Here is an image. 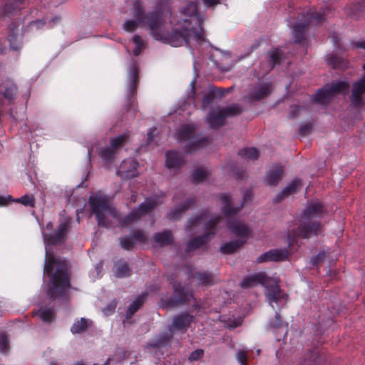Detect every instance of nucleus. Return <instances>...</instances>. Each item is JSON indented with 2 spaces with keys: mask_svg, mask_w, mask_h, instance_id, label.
<instances>
[{
  "mask_svg": "<svg viewBox=\"0 0 365 365\" xmlns=\"http://www.w3.org/2000/svg\"><path fill=\"white\" fill-rule=\"evenodd\" d=\"M312 130V125L309 123H307V124L302 125L299 127V133L302 136H307L311 133Z\"/></svg>",
  "mask_w": 365,
  "mask_h": 365,
  "instance_id": "69168bd1",
  "label": "nucleus"
},
{
  "mask_svg": "<svg viewBox=\"0 0 365 365\" xmlns=\"http://www.w3.org/2000/svg\"><path fill=\"white\" fill-rule=\"evenodd\" d=\"M270 92L269 84L262 83L250 92L248 98L250 101H257L268 96Z\"/></svg>",
  "mask_w": 365,
  "mask_h": 365,
  "instance_id": "b1692460",
  "label": "nucleus"
},
{
  "mask_svg": "<svg viewBox=\"0 0 365 365\" xmlns=\"http://www.w3.org/2000/svg\"><path fill=\"white\" fill-rule=\"evenodd\" d=\"M14 202L22 204L24 206L34 207L36 204L35 197L33 195H24L19 198L14 199Z\"/></svg>",
  "mask_w": 365,
  "mask_h": 365,
  "instance_id": "de8ad7c7",
  "label": "nucleus"
},
{
  "mask_svg": "<svg viewBox=\"0 0 365 365\" xmlns=\"http://www.w3.org/2000/svg\"><path fill=\"white\" fill-rule=\"evenodd\" d=\"M154 241L161 247L170 245L173 241V236L171 231L168 230H163L161 232H157L153 237Z\"/></svg>",
  "mask_w": 365,
  "mask_h": 365,
  "instance_id": "2f4dec72",
  "label": "nucleus"
},
{
  "mask_svg": "<svg viewBox=\"0 0 365 365\" xmlns=\"http://www.w3.org/2000/svg\"><path fill=\"white\" fill-rule=\"evenodd\" d=\"M302 183L300 179H294L289 183L279 193H278L274 200V203L282 202L284 198L295 193L302 187Z\"/></svg>",
  "mask_w": 365,
  "mask_h": 365,
  "instance_id": "a211bd4d",
  "label": "nucleus"
},
{
  "mask_svg": "<svg viewBox=\"0 0 365 365\" xmlns=\"http://www.w3.org/2000/svg\"><path fill=\"white\" fill-rule=\"evenodd\" d=\"M131 272L132 270L128 263L122 259L118 260L115 264L114 274L118 278L129 277Z\"/></svg>",
  "mask_w": 365,
  "mask_h": 365,
  "instance_id": "72a5a7b5",
  "label": "nucleus"
},
{
  "mask_svg": "<svg viewBox=\"0 0 365 365\" xmlns=\"http://www.w3.org/2000/svg\"><path fill=\"white\" fill-rule=\"evenodd\" d=\"M119 242H120L121 247L123 250H125L128 251L133 250V248L135 247V241L133 240V239L132 238V237L130 235L120 237Z\"/></svg>",
  "mask_w": 365,
  "mask_h": 365,
  "instance_id": "09e8293b",
  "label": "nucleus"
},
{
  "mask_svg": "<svg viewBox=\"0 0 365 365\" xmlns=\"http://www.w3.org/2000/svg\"><path fill=\"white\" fill-rule=\"evenodd\" d=\"M332 95L330 93L329 86L326 84L324 87L317 90L315 94L313 96V101L321 105H327L329 103Z\"/></svg>",
  "mask_w": 365,
  "mask_h": 365,
  "instance_id": "cd10ccee",
  "label": "nucleus"
},
{
  "mask_svg": "<svg viewBox=\"0 0 365 365\" xmlns=\"http://www.w3.org/2000/svg\"><path fill=\"white\" fill-rule=\"evenodd\" d=\"M38 315L40 317L43 322L46 323H51L55 317L53 311L48 308L39 309L38 312Z\"/></svg>",
  "mask_w": 365,
  "mask_h": 365,
  "instance_id": "c03bdc74",
  "label": "nucleus"
},
{
  "mask_svg": "<svg viewBox=\"0 0 365 365\" xmlns=\"http://www.w3.org/2000/svg\"><path fill=\"white\" fill-rule=\"evenodd\" d=\"M171 339V336L167 334L161 335L159 339L153 344H151L153 347H159L166 344Z\"/></svg>",
  "mask_w": 365,
  "mask_h": 365,
  "instance_id": "e2e57ef3",
  "label": "nucleus"
},
{
  "mask_svg": "<svg viewBox=\"0 0 365 365\" xmlns=\"http://www.w3.org/2000/svg\"><path fill=\"white\" fill-rule=\"evenodd\" d=\"M222 217L218 215L212 217L210 220L205 223V232L203 234H207V240L210 241L212 237L216 234L217 225L221 222Z\"/></svg>",
  "mask_w": 365,
  "mask_h": 365,
  "instance_id": "473e14b6",
  "label": "nucleus"
},
{
  "mask_svg": "<svg viewBox=\"0 0 365 365\" xmlns=\"http://www.w3.org/2000/svg\"><path fill=\"white\" fill-rule=\"evenodd\" d=\"M145 25V23H139L135 19L127 20L123 24V29L130 33L134 32L139 26Z\"/></svg>",
  "mask_w": 365,
  "mask_h": 365,
  "instance_id": "49530a36",
  "label": "nucleus"
},
{
  "mask_svg": "<svg viewBox=\"0 0 365 365\" xmlns=\"http://www.w3.org/2000/svg\"><path fill=\"white\" fill-rule=\"evenodd\" d=\"M225 91L222 88H217L215 86L209 87L207 93H205L200 108L207 109L214 101L215 98H221L224 96Z\"/></svg>",
  "mask_w": 365,
  "mask_h": 365,
  "instance_id": "f3484780",
  "label": "nucleus"
},
{
  "mask_svg": "<svg viewBox=\"0 0 365 365\" xmlns=\"http://www.w3.org/2000/svg\"><path fill=\"white\" fill-rule=\"evenodd\" d=\"M228 230L237 237H247L250 230L249 227L237 220H228L227 222Z\"/></svg>",
  "mask_w": 365,
  "mask_h": 365,
  "instance_id": "4be33fe9",
  "label": "nucleus"
},
{
  "mask_svg": "<svg viewBox=\"0 0 365 365\" xmlns=\"http://www.w3.org/2000/svg\"><path fill=\"white\" fill-rule=\"evenodd\" d=\"M167 279L173 287L174 295L168 298H161L160 307L168 309L180 304H188L193 297L192 292L182 287L181 283L178 282L173 275L168 276Z\"/></svg>",
  "mask_w": 365,
  "mask_h": 365,
  "instance_id": "423d86ee",
  "label": "nucleus"
},
{
  "mask_svg": "<svg viewBox=\"0 0 365 365\" xmlns=\"http://www.w3.org/2000/svg\"><path fill=\"white\" fill-rule=\"evenodd\" d=\"M95 215L99 227L107 228L110 226V220L103 212L95 214Z\"/></svg>",
  "mask_w": 365,
  "mask_h": 365,
  "instance_id": "13d9d810",
  "label": "nucleus"
},
{
  "mask_svg": "<svg viewBox=\"0 0 365 365\" xmlns=\"http://www.w3.org/2000/svg\"><path fill=\"white\" fill-rule=\"evenodd\" d=\"M138 163L134 159L124 160L117 170V175L125 179H132L138 176Z\"/></svg>",
  "mask_w": 365,
  "mask_h": 365,
  "instance_id": "dca6fc26",
  "label": "nucleus"
},
{
  "mask_svg": "<svg viewBox=\"0 0 365 365\" xmlns=\"http://www.w3.org/2000/svg\"><path fill=\"white\" fill-rule=\"evenodd\" d=\"M220 199L222 202V212L225 217H230L236 215L245 205V204L252 200V192L250 190L244 192L242 202L240 207L232 205V196L228 193L220 194Z\"/></svg>",
  "mask_w": 365,
  "mask_h": 365,
  "instance_id": "1a4fd4ad",
  "label": "nucleus"
},
{
  "mask_svg": "<svg viewBox=\"0 0 365 365\" xmlns=\"http://www.w3.org/2000/svg\"><path fill=\"white\" fill-rule=\"evenodd\" d=\"M365 10V0H362L360 2L353 3L352 5L349 8L348 14L354 18L358 19L361 14Z\"/></svg>",
  "mask_w": 365,
  "mask_h": 365,
  "instance_id": "4c0bfd02",
  "label": "nucleus"
},
{
  "mask_svg": "<svg viewBox=\"0 0 365 365\" xmlns=\"http://www.w3.org/2000/svg\"><path fill=\"white\" fill-rule=\"evenodd\" d=\"M209 212L207 210H204L200 214L191 217L185 225V231L190 232L197 225L200 224L202 220H205Z\"/></svg>",
  "mask_w": 365,
  "mask_h": 365,
  "instance_id": "f704fd0d",
  "label": "nucleus"
},
{
  "mask_svg": "<svg viewBox=\"0 0 365 365\" xmlns=\"http://www.w3.org/2000/svg\"><path fill=\"white\" fill-rule=\"evenodd\" d=\"M332 96L346 91L349 88V84L345 81H338L331 84H327Z\"/></svg>",
  "mask_w": 365,
  "mask_h": 365,
  "instance_id": "e433bc0d",
  "label": "nucleus"
},
{
  "mask_svg": "<svg viewBox=\"0 0 365 365\" xmlns=\"http://www.w3.org/2000/svg\"><path fill=\"white\" fill-rule=\"evenodd\" d=\"M262 284L267 290V297L269 302H277L283 297L282 292L277 282L273 281L263 272L249 275L242 279L240 287L244 289Z\"/></svg>",
  "mask_w": 365,
  "mask_h": 365,
  "instance_id": "39448f33",
  "label": "nucleus"
},
{
  "mask_svg": "<svg viewBox=\"0 0 365 365\" xmlns=\"http://www.w3.org/2000/svg\"><path fill=\"white\" fill-rule=\"evenodd\" d=\"M88 202L92 213L94 215L108 211L113 217L117 215L116 210L111 207L109 200L105 195L96 194L91 196L88 199Z\"/></svg>",
  "mask_w": 365,
  "mask_h": 365,
  "instance_id": "9b49d317",
  "label": "nucleus"
},
{
  "mask_svg": "<svg viewBox=\"0 0 365 365\" xmlns=\"http://www.w3.org/2000/svg\"><path fill=\"white\" fill-rule=\"evenodd\" d=\"M18 93V87L14 80L6 78L0 81V94L11 105L14 103Z\"/></svg>",
  "mask_w": 365,
  "mask_h": 365,
  "instance_id": "4468645a",
  "label": "nucleus"
},
{
  "mask_svg": "<svg viewBox=\"0 0 365 365\" xmlns=\"http://www.w3.org/2000/svg\"><path fill=\"white\" fill-rule=\"evenodd\" d=\"M26 112V106H23L21 108L20 112L18 113L17 112H14V109L11 108L10 110V116L15 120L16 121L21 120L25 115Z\"/></svg>",
  "mask_w": 365,
  "mask_h": 365,
  "instance_id": "680f3d73",
  "label": "nucleus"
},
{
  "mask_svg": "<svg viewBox=\"0 0 365 365\" xmlns=\"http://www.w3.org/2000/svg\"><path fill=\"white\" fill-rule=\"evenodd\" d=\"M197 128L195 125L187 123L182 125L178 130L177 135L178 140L180 141H187L190 140H196L190 143L187 144L185 146V151L187 153H192L198 150L199 148H203L209 143L208 137H202L201 138L197 139Z\"/></svg>",
  "mask_w": 365,
  "mask_h": 365,
  "instance_id": "6e6552de",
  "label": "nucleus"
},
{
  "mask_svg": "<svg viewBox=\"0 0 365 365\" xmlns=\"http://www.w3.org/2000/svg\"><path fill=\"white\" fill-rule=\"evenodd\" d=\"M273 252V258L276 259L274 262H282L287 259L289 257V251L287 249H274Z\"/></svg>",
  "mask_w": 365,
  "mask_h": 365,
  "instance_id": "864d4df0",
  "label": "nucleus"
},
{
  "mask_svg": "<svg viewBox=\"0 0 365 365\" xmlns=\"http://www.w3.org/2000/svg\"><path fill=\"white\" fill-rule=\"evenodd\" d=\"M225 114L221 109L215 110H211L207 114L206 121L212 128H218L225 125Z\"/></svg>",
  "mask_w": 365,
  "mask_h": 365,
  "instance_id": "412c9836",
  "label": "nucleus"
},
{
  "mask_svg": "<svg viewBox=\"0 0 365 365\" xmlns=\"http://www.w3.org/2000/svg\"><path fill=\"white\" fill-rule=\"evenodd\" d=\"M364 94H365V74L353 83L350 101L354 108H359L364 106Z\"/></svg>",
  "mask_w": 365,
  "mask_h": 365,
  "instance_id": "ddd939ff",
  "label": "nucleus"
},
{
  "mask_svg": "<svg viewBox=\"0 0 365 365\" xmlns=\"http://www.w3.org/2000/svg\"><path fill=\"white\" fill-rule=\"evenodd\" d=\"M283 174V168L276 166L268 170L266 173V182L268 185L276 186L282 179Z\"/></svg>",
  "mask_w": 365,
  "mask_h": 365,
  "instance_id": "a878e982",
  "label": "nucleus"
},
{
  "mask_svg": "<svg viewBox=\"0 0 365 365\" xmlns=\"http://www.w3.org/2000/svg\"><path fill=\"white\" fill-rule=\"evenodd\" d=\"M238 155L248 160H257L259 157V152L255 148H245L238 151Z\"/></svg>",
  "mask_w": 365,
  "mask_h": 365,
  "instance_id": "58836bf2",
  "label": "nucleus"
},
{
  "mask_svg": "<svg viewBox=\"0 0 365 365\" xmlns=\"http://www.w3.org/2000/svg\"><path fill=\"white\" fill-rule=\"evenodd\" d=\"M207 235V234H202L190 240L187 244L185 252L189 253L205 245L209 242Z\"/></svg>",
  "mask_w": 365,
  "mask_h": 365,
  "instance_id": "c85d7f7f",
  "label": "nucleus"
},
{
  "mask_svg": "<svg viewBox=\"0 0 365 365\" xmlns=\"http://www.w3.org/2000/svg\"><path fill=\"white\" fill-rule=\"evenodd\" d=\"M128 136L126 134L120 135L110 140V148L115 153L116 151L127 141Z\"/></svg>",
  "mask_w": 365,
  "mask_h": 365,
  "instance_id": "a18cd8bd",
  "label": "nucleus"
},
{
  "mask_svg": "<svg viewBox=\"0 0 365 365\" xmlns=\"http://www.w3.org/2000/svg\"><path fill=\"white\" fill-rule=\"evenodd\" d=\"M11 202H14V199L12 197L11 195H0V207L6 206Z\"/></svg>",
  "mask_w": 365,
  "mask_h": 365,
  "instance_id": "774afa93",
  "label": "nucleus"
},
{
  "mask_svg": "<svg viewBox=\"0 0 365 365\" xmlns=\"http://www.w3.org/2000/svg\"><path fill=\"white\" fill-rule=\"evenodd\" d=\"M9 339L6 333L0 334V352L7 354L9 351Z\"/></svg>",
  "mask_w": 365,
  "mask_h": 365,
  "instance_id": "6e6d98bb",
  "label": "nucleus"
},
{
  "mask_svg": "<svg viewBox=\"0 0 365 365\" xmlns=\"http://www.w3.org/2000/svg\"><path fill=\"white\" fill-rule=\"evenodd\" d=\"M194 277L201 286H211L215 283V276L210 272H196Z\"/></svg>",
  "mask_w": 365,
  "mask_h": 365,
  "instance_id": "7c9ffc66",
  "label": "nucleus"
},
{
  "mask_svg": "<svg viewBox=\"0 0 365 365\" xmlns=\"http://www.w3.org/2000/svg\"><path fill=\"white\" fill-rule=\"evenodd\" d=\"M43 273L51 277L46 292L49 298H67L71 284L66 262L56 259L53 254L48 253L46 250Z\"/></svg>",
  "mask_w": 365,
  "mask_h": 365,
  "instance_id": "f03ea898",
  "label": "nucleus"
},
{
  "mask_svg": "<svg viewBox=\"0 0 365 365\" xmlns=\"http://www.w3.org/2000/svg\"><path fill=\"white\" fill-rule=\"evenodd\" d=\"M115 155V152L110 147L102 148L100 151L101 158L107 162H111L113 160Z\"/></svg>",
  "mask_w": 365,
  "mask_h": 365,
  "instance_id": "4d7b16f0",
  "label": "nucleus"
},
{
  "mask_svg": "<svg viewBox=\"0 0 365 365\" xmlns=\"http://www.w3.org/2000/svg\"><path fill=\"white\" fill-rule=\"evenodd\" d=\"M26 0H6L2 5V11L1 16L10 17L13 16L19 11H20Z\"/></svg>",
  "mask_w": 365,
  "mask_h": 365,
  "instance_id": "6ab92c4d",
  "label": "nucleus"
},
{
  "mask_svg": "<svg viewBox=\"0 0 365 365\" xmlns=\"http://www.w3.org/2000/svg\"><path fill=\"white\" fill-rule=\"evenodd\" d=\"M132 14L139 23H145V26L149 29L150 35L157 41L170 45H179L185 41V37L178 31L168 34L164 29V19L160 9L145 13L142 2L140 0H135L133 3Z\"/></svg>",
  "mask_w": 365,
  "mask_h": 365,
  "instance_id": "f257e3e1",
  "label": "nucleus"
},
{
  "mask_svg": "<svg viewBox=\"0 0 365 365\" xmlns=\"http://www.w3.org/2000/svg\"><path fill=\"white\" fill-rule=\"evenodd\" d=\"M246 240L242 239H237L222 244L220 247V252L225 255H230L236 252L240 248Z\"/></svg>",
  "mask_w": 365,
  "mask_h": 365,
  "instance_id": "c756f323",
  "label": "nucleus"
},
{
  "mask_svg": "<svg viewBox=\"0 0 365 365\" xmlns=\"http://www.w3.org/2000/svg\"><path fill=\"white\" fill-rule=\"evenodd\" d=\"M203 354H204V351L202 349H197L190 353V354L188 357V359L190 361H197L202 357Z\"/></svg>",
  "mask_w": 365,
  "mask_h": 365,
  "instance_id": "338daca9",
  "label": "nucleus"
},
{
  "mask_svg": "<svg viewBox=\"0 0 365 365\" xmlns=\"http://www.w3.org/2000/svg\"><path fill=\"white\" fill-rule=\"evenodd\" d=\"M165 165L168 168L179 169L185 164L183 155L177 151L168 150L165 153Z\"/></svg>",
  "mask_w": 365,
  "mask_h": 365,
  "instance_id": "aec40b11",
  "label": "nucleus"
},
{
  "mask_svg": "<svg viewBox=\"0 0 365 365\" xmlns=\"http://www.w3.org/2000/svg\"><path fill=\"white\" fill-rule=\"evenodd\" d=\"M9 27L11 32L7 36V41L9 42L10 49L13 51H19L21 46L17 42V35L14 31L16 26L11 24Z\"/></svg>",
  "mask_w": 365,
  "mask_h": 365,
  "instance_id": "ea45409f",
  "label": "nucleus"
},
{
  "mask_svg": "<svg viewBox=\"0 0 365 365\" xmlns=\"http://www.w3.org/2000/svg\"><path fill=\"white\" fill-rule=\"evenodd\" d=\"M282 56L283 52L278 48L269 52V64L271 69L274 68L276 65L280 63Z\"/></svg>",
  "mask_w": 365,
  "mask_h": 365,
  "instance_id": "79ce46f5",
  "label": "nucleus"
},
{
  "mask_svg": "<svg viewBox=\"0 0 365 365\" xmlns=\"http://www.w3.org/2000/svg\"><path fill=\"white\" fill-rule=\"evenodd\" d=\"M207 178V173L202 168H197L192 175V181L193 183L203 182Z\"/></svg>",
  "mask_w": 365,
  "mask_h": 365,
  "instance_id": "3c124183",
  "label": "nucleus"
},
{
  "mask_svg": "<svg viewBox=\"0 0 365 365\" xmlns=\"http://www.w3.org/2000/svg\"><path fill=\"white\" fill-rule=\"evenodd\" d=\"M139 82V71L137 66L133 64L129 70L128 82L127 85L128 110L132 108L134 97L137 93V86Z\"/></svg>",
  "mask_w": 365,
  "mask_h": 365,
  "instance_id": "f8f14e48",
  "label": "nucleus"
},
{
  "mask_svg": "<svg viewBox=\"0 0 365 365\" xmlns=\"http://www.w3.org/2000/svg\"><path fill=\"white\" fill-rule=\"evenodd\" d=\"M147 294H143L140 296H138L135 301L128 307L127 312H126V319H130L133 315L141 307L143 304Z\"/></svg>",
  "mask_w": 365,
  "mask_h": 365,
  "instance_id": "c9c22d12",
  "label": "nucleus"
},
{
  "mask_svg": "<svg viewBox=\"0 0 365 365\" xmlns=\"http://www.w3.org/2000/svg\"><path fill=\"white\" fill-rule=\"evenodd\" d=\"M225 118L238 115L242 112V108L239 104H232L222 108Z\"/></svg>",
  "mask_w": 365,
  "mask_h": 365,
  "instance_id": "a19ab883",
  "label": "nucleus"
},
{
  "mask_svg": "<svg viewBox=\"0 0 365 365\" xmlns=\"http://www.w3.org/2000/svg\"><path fill=\"white\" fill-rule=\"evenodd\" d=\"M194 320L193 315L188 312H182L173 318L172 325L169 330L185 331Z\"/></svg>",
  "mask_w": 365,
  "mask_h": 365,
  "instance_id": "2eb2a0df",
  "label": "nucleus"
},
{
  "mask_svg": "<svg viewBox=\"0 0 365 365\" xmlns=\"http://www.w3.org/2000/svg\"><path fill=\"white\" fill-rule=\"evenodd\" d=\"M158 206V202L155 199L148 198L138 207H134L138 217L140 218L147 214L151 212Z\"/></svg>",
  "mask_w": 365,
  "mask_h": 365,
  "instance_id": "bb28decb",
  "label": "nucleus"
},
{
  "mask_svg": "<svg viewBox=\"0 0 365 365\" xmlns=\"http://www.w3.org/2000/svg\"><path fill=\"white\" fill-rule=\"evenodd\" d=\"M196 203V198L191 197L187 199L185 202L180 204L178 207L173 209L168 215L169 218L173 220H178L180 218L181 215L188 210L191 207Z\"/></svg>",
  "mask_w": 365,
  "mask_h": 365,
  "instance_id": "5701e85b",
  "label": "nucleus"
},
{
  "mask_svg": "<svg viewBox=\"0 0 365 365\" xmlns=\"http://www.w3.org/2000/svg\"><path fill=\"white\" fill-rule=\"evenodd\" d=\"M324 212V209L320 202L308 203L300 216V223L296 235L299 237L308 239L320 234L322 225L319 220L322 217Z\"/></svg>",
  "mask_w": 365,
  "mask_h": 365,
  "instance_id": "20e7f679",
  "label": "nucleus"
},
{
  "mask_svg": "<svg viewBox=\"0 0 365 365\" xmlns=\"http://www.w3.org/2000/svg\"><path fill=\"white\" fill-rule=\"evenodd\" d=\"M68 230V222H61L53 234L43 233L44 244L48 246H55L65 243L67 240Z\"/></svg>",
  "mask_w": 365,
  "mask_h": 365,
  "instance_id": "9d476101",
  "label": "nucleus"
},
{
  "mask_svg": "<svg viewBox=\"0 0 365 365\" xmlns=\"http://www.w3.org/2000/svg\"><path fill=\"white\" fill-rule=\"evenodd\" d=\"M328 9H325L323 12H312L309 11L306 14L302 16L300 21L294 26L292 34L294 42L302 43L306 36V31L309 25L315 21L316 24H319L325 20V16L327 15Z\"/></svg>",
  "mask_w": 365,
  "mask_h": 365,
  "instance_id": "0eeeda50",
  "label": "nucleus"
},
{
  "mask_svg": "<svg viewBox=\"0 0 365 365\" xmlns=\"http://www.w3.org/2000/svg\"><path fill=\"white\" fill-rule=\"evenodd\" d=\"M236 359L240 365H248L247 353L245 350H240L237 351Z\"/></svg>",
  "mask_w": 365,
  "mask_h": 365,
  "instance_id": "052dcab7",
  "label": "nucleus"
},
{
  "mask_svg": "<svg viewBox=\"0 0 365 365\" xmlns=\"http://www.w3.org/2000/svg\"><path fill=\"white\" fill-rule=\"evenodd\" d=\"M322 363V359L320 358L319 354L317 351H313L311 352L310 356L308 359H305L303 364L301 365H318Z\"/></svg>",
  "mask_w": 365,
  "mask_h": 365,
  "instance_id": "8fccbe9b",
  "label": "nucleus"
},
{
  "mask_svg": "<svg viewBox=\"0 0 365 365\" xmlns=\"http://www.w3.org/2000/svg\"><path fill=\"white\" fill-rule=\"evenodd\" d=\"M182 14L190 19L182 20L179 22L178 27L173 29L168 34H173L175 31H178L185 37V41L179 45L171 46L178 47L185 44L188 46L192 39L197 43L205 41V37L202 28L204 18L203 15L198 11L197 2L193 1L187 3L186 6L182 9Z\"/></svg>",
  "mask_w": 365,
  "mask_h": 365,
  "instance_id": "7ed1b4c3",
  "label": "nucleus"
},
{
  "mask_svg": "<svg viewBox=\"0 0 365 365\" xmlns=\"http://www.w3.org/2000/svg\"><path fill=\"white\" fill-rule=\"evenodd\" d=\"M130 236L135 241V243L136 242H139L140 243H145L148 240L147 235L141 230H137L136 232H133Z\"/></svg>",
  "mask_w": 365,
  "mask_h": 365,
  "instance_id": "bf43d9fd",
  "label": "nucleus"
},
{
  "mask_svg": "<svg viewBox=\"0 0 365 365\" xmlns=\"http://www.w3.org/2000/svg\"><path fill=\"white\" fill-rule=\"evenodd\" d=\"M327 63L333 68L346 69L348 68L349 62L342 56L336 53H330L327 56Z\"/></svg>",
  "mask_w": 365,
  "mask_h": 365,
  "instance_id": "393cba45",
  "label": "nucleus"
},
{
  "mask_svg": "<svg viewBox=\"0 0 365 365\" xmlns=\"http://www.w3.org/2000/svg\"><path fill=\"white\" fill-rule=\"evenodd\" d=\"M133 42L135 44V48L133 49V54L138 56L141 53L144 48V42L142 38L138 35H134L132 38Z\"/></svg>",
  "mask_w": 365,
  "mask_h": 365,
  "instance_id": "5fc2aeb1",
  "label": "nucleus"
},
{
  "mask_svg": "<svg viewBox=\"0 0 365 365\" xmlns=\"http://www.w3.org/2000/svg\"><path fill=\"white\" fill-rule=\"evenodd\" d=\"M138 215L136 214V211L134 209H132L131 212L120 220V225L121 226H128L133 222L139 220Z\"/></svg>",
  "mask_w": 365,
  "mask_h": 365,
  "instance_id": "603ef678",
  "label": "nucleus"
},
{
  "mask_svg": "<svg viewBox=\"0 0 365 365\" xmlns=\"http://www.w3.org/2000/svg\"><path fill=\"white\" fill-rule=\"evenodd\" d=\"M325 257L326 253L324 252H320L311 259V262L314 266L317 267L319 263L324 260Z\"/></svg>",
  "mask_w": 365,
  "mask_h": 365,
  "instance_id": "0e129e2a",
  "label": "nucleus"
},
{
  "mask_svg": "<svg viewBox=\"0 0 365 365\" xmlns=\"http://www.w3.org/2000/svg\"><path fill=\"white\" fill-rule=\"evenodd\" d=\"M88 327V321L85 318H81L75 322L71 328L73 334H80L87 329Z\"/></svg>",
  "mask_w": 365,
  "mask_h": 365,
  "instance_id": "37998d69",
  "label": "nucleus"
}]
</instances>
